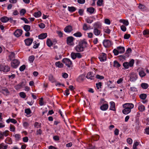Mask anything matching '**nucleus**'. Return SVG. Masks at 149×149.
Masks as SVG:
<instances>
[{"mask_svg": "<svg viewBox=\"0 0 149 149\" xmlns=\"http://www.w3.org/2000/svg\"><path fill=\"white\" fill-rule=\"evenodd\" d=\"M130 37V34H125L124 38L125 39H128Z\"/></svg>", "mask_w": 149, "mask_h": 149, "instance_id": "0e129e2a", "label": "nucleus"}, {"mask_svg": "<svg viewBox=\"0 0 149 149\" xmlns=\"http://www.w3.org/2000/svg\"><path fill=\"white\" fill-rule=\"evenodd\" d=\"M117 49L119 50V53L120 54L123 53L125 51V48L123 47H117Z\"/></svg>", "mask_w": 149, "mask_h": 149, "instance_id": "6ab92c4d", "label": "nucleus"}, {"mask_svg": "<svg viewBox=\"0 0 149 149\" xmlns=\"http://www.w3.org/2000/svg\"><path fill=\"white\" fill-rule=\"evenodd\" d=\"M71 56L72 59H75L76 58V53L72 52L71 54Z\"/></svg>", "mask_w": 149, "mask_h": 149, "instance_id": "603ef678", "label": "nucleus"}, {"mask_svg": "<svg viewBox=\"0 0 149 149\" xmlns=\"http://www.w3.org/2000/svg\"><path fill=\"white\" fill-rule=\"evenodd\" d=\"M134 63V60L133 59L131 60L129 63H128V64L129 66L131 67L133 65Z\"/></svg>", "mask_w": 149, "mask_h": 149, "instance_id": "5fc2aeb1", "label": "nucleus"}, {"mask_svg": "<svg viewBox=\"0 0 149 149\" xmlns=\"http://www.w3.org/2000/svg\"><path fill=\"white\" fill-rule=\"evenodd\" d=\"M68 10L71 12H74L76 10V8L73 6H68Z\"/></svg>", "mask_w": 149, "mask_h": 149, "instance_id": "bb28decb", "label": "nucleus"}, {"mask_svg": "<svg viewBox=\"0 0 149 149\" xmlns=\"http://www.w3.org/2000/svg\"><path fill=\"white\" fill-rule=\"evenodd\" d=\"M110 104L111 106L110 108V109L113 111H115L116 109L115 108V103L113 101H111L110 102Z\"/></svg>", "mask_w": 149, "mask_h": 149, "instance_id": "a211bd4d", "label": "nucleus"}, {"mask_svg": "<svg viewBox=\"0 0 149 149\" xmlns=\"http://www.w3.org/2000/svg\"><path fill=\"white\" fill-rule=\"evenodd\" d=\"M83 29L85 31L87 30L88 29V28L86 24H84L83 26Z\"/></svg>", "mask_w": 149, "mask_h": 149, "instance_id": "e2e57ef3", "label": "nucleus"}, {"mask_svg": "<svg viewBox=\"0 0 149 149\" xmlns=\"http://www.w3.org/2000/svg\"><path fill=\"white\" fill-rule=\"evenodd\" d=\"M25 113L28 115L30 114L31 113V112L29 108L26 109L25 110Z\"/></svg>", "mask_w": 149, "mask_h": 149, "instance_id": "09e8293b", "label": "nucleus"}, {"mask_svg": "<svg viewBox=\"0 0 149 149\" xmlns=\"http://www.w3.org/2000/svg\"><path fill=\"white\" fill-rule=\"evenodd\" d=\"M100 61H104L107 59L106 54L104 53L100 54L98 57Z\"/></svg>", "mask_w": 149, "mask_h": 149, "instance_id": "20e7f679", "label": "nucleus"}, {"mask_svg": "<svg viewBox=\"0 0 149 149\" xmlns=\"http://www.w3.org/2000/svg\"><path fill=\"white\" fill-rule=\"evenodd\" d=\"M84 11V10L82 9H79L78 13L80 15L82 16L83 15Z\"/></svg>", "mask_w": 149, "mask_h": 149, "instance_id": "680f3d73", "label": "nucleus"}, {"mask_svg": "<svg viewBox=\"0 0 149 149\" xmlns=\"http://www.w3.org/2000/svg\"><path fill=\"white\" fill-rule=\"evenodd\" d=\"M123 65L124 67L126 69H128L129 67V66L128 64V62H125L123 63Z\"/></svg>", "mask_w": 149, "mask_h": 149, "instance_id": "c03bdc74", "label": "nucleus"}, {"mask_svg": "<svg viewBox=\"0 0 149 149\" xmlns=\"http://www.w3.org/2000/svg\"><path fill=\"white\" fill-rule=\"evenodd\" d=\"M108 107V104H104L102 105L100 108L103 111H105L107 110Z\"/></svg>", "mask_w": 149, "mask_h": 149, "instance_id": "dca6fc26", "label": "nucleus"}, {"mask_svg": "<svg viewBox=\"0 0 149 149\" xmlns=\"http://www.w3.org/2000/svg\"><path fill=\"white\" fill-rule=\"evenodd\" d=\"M139 74L141 77H143L146 75V73L143 70V68L141 69V70L139 72Z\"/></svg>", "mask_w": 149, "mask_h": 149, "instance_id": "aec40b11", "label": "nucleus"}, {"mask_svg": "<svg viewBox=\"0 0 149 149\" xmlns=\"http://www.w3.org/2000/svg\"><path fill=\"white\" fill-rule=\"evenodd\" d=\"M100 26L101 24L99 22L95 23L94 24V27L96 28L97 29V28L100 27Z\"/></svg>", "mask_w": 149, "mask_h": 149, "instance_id": "37998d69", "label": "nucleus"}, {"mask_svg": "<svg viewBox=\"0 0 149 149\" xmlns=\"http://www.w3.org/2000/svg\"><path fill=\"white\" fill-rule=\"evenodd\" d=\"M120 28L121 30L123 31H125L127 29L125 26L123 25H122L120 26Z\"/></svg>", "mask_w": 149, "mask_h": 149, "instance_id": "052dcab7", "label": "nucleus"}, {"mask_svg": "<svg viewBox=\"0 0 149 149\" xmlns=\"http://www.w3.org/2000/svg\"><path fill=\"white\" fill-rule=\"evenodd\" d=\"M4 144L2 143L0 144V149H6L8 148V146H4Z\"/></svg>", "mask_w": 149, "mask_h": 149, "instance_id": "a18cd8bd", "label": "nucleus"}, {"mask_svg": "<svg viewBox=\"0 0 149 149\" xmlns=\"http://www.w3.org/2000/svg\"><path fill=\"white\" fill-rule=\"evenodd\" d=\"M64 31L65 32L70 33L72 31V27L70 25L67 26L65 28Z\"/></svg>", "mask_w": 149, "mask_h": 149, "instance_id": "9b49d317", "label": "nucleus"}, {"mask_svg": "<svg viewBox=\"0 0 149 149\" xmlns=\"http://www.w3.org/2000/svg\"><path fill=\"white\" fill-rule=\"evenodd\" d=\"M26 13V10L25 9H22L20 11V13L21 15H24Z\"/></svg>", "mask_w": 149, "mask_h": 149, "instance_id": "4d7b16f0", "label": "nucleus"}, {"mask_svg": "<svg viewBox=\"0 0 149 149\" xmlns=\"http://www.w3.org/2000/svg\"><path fill=\"white\" fill-rule=\"evenodd\" d=\"M73 35L76 37H80L82 36V34L81 32H78L74 33Z\"/></svg>", "mask_w": 149, "mask_h": 149, "instance_id": "ea45409f", "label": "nucleus"}, {"mask_svg": "<svg viewBox=\"0 0 149 149\" xmlns=\"http://www.w3.org/2000/svg\"><path fill=\"white\" fill-rule=\"evenodd\" d=\"M142 88L143 89H146L148 87V84L147 83H142L141 85Z\"/></svg>", "mask_w": 149, "mask_h": 149, "instance_id": "2f4dec72", "label": "nucleus"}, {"mask_svg": "<svg viewBox=\"0 0 149 149\" xmlns=\"http://www.w3.org/2000/svg\"><path fill=\"white\" fill-rule=\"evenodd\" d=\"M41 12L39 11L37 12H35L34 13V16L36 17H40L41 15Z\"/></svg>", "mask_w": 149, "mask_h": 149, "instance_id": "4c0bfd02", "label": "nucleus"}, {"mask_svg": "<svg viewBox=\"0 0 149 149\" xmlns=\"http://www.w3.org/2000/svg\"><path fill=\"white\" fill-rule=\"evenodd\" d=\"M103 2L102 0H99L97 2V4L99 6H101Z\"/></svg>", "mask_w": 149, "mask_h": 149, "instance_id": "774afa93", "label": "nucleus"}, {"mask_svg": "<svg viewBox=\"0 0 149 149\" xmlns=\"http://www.w3.org/2000/svg\"><path fill=\"white\" fill-rule=\"evenodd\" d=\"M107 84L108 86L110 88H114L115 87L114 85L112 84V81H109Z\"/></svg>", "mask_w": 149, "mask_h": 149, "instance_id": "c756f323", "label": "nucleus"}, {"mask_svg": "<svg viewBox=\"0 0 149 149\" xmlns=\"http://www.w3.org/2000/svg\"><path fill=\"white\" fill-rule=\"evenodd\" d=\"M85 78V76L83 74H81L80 75L77 79L79 81H83Z\"/></svg>", "mask_w": 149, "mask_h": 149, "instance_id": "a878e982", "label": "nucleus"}, {"mask_svg": "<svg viewBox=\"0 0 149 149\" xmlns=\"http://www.w3.org/2000/svg\"><path fill=\"white\" fill-rule=\"evenodd\" d=\"M104 22L105 24L109 25L110 24V21L108 19H104Z\"/></svg>", "mask_w": 149, "mask_h": 149, "instance_id": "338daca9", "label": "nucleus"}, {"mask_svg": "<svg viewBox=\"0 0 149 149\" xmlns=\"http://www.w3.org/2000/svg\"><path fill=\"white\" fill-rule=\"evenodd\" d=\"M22 33V30L21 29H17L15 31L14 33V35L17 37H19L21 36Z\"/></svg>", "mask_w": 149, "mask_h": 149, "instance_id": "9d476101", "label": "nucleus"}, {"mask_svg": "<svg viewBox=\"0 0 149 149\" xmlns=\"http://www.w3.org/2000/svg\"><path fill=\"white\" fill-rule=\"evenodd\" d=\"M103 43L104 46L105 47H109L111 45V42L109 40H104Z\"/></svg>", "mask_w": 149, "mask_h": 149, "instance_id": "0eeeda50", "label": "nucleus"}, {"mask_svg": "<svg viewBox=\"0 0 149 149\" xmlns=\"http://www.w3.org/2000/svg\"><path fill=\"white\" fill-rule=\"evenodd\" d=\"M24 29L26 32L29 31L31 29V26L28 25H25L23 27Z\"/></svg>", "mask_w": 149, "mask_h": 149, "instance_id": "393cba45", "label": "nucleus"}, {"mask_svg": "<svg viewBox=\"0 0 149 149\" xmlns=\"http://www.w3.org/2000/svg\"><path fill=\"white\" fill-rule=\"evenodd\" d=\"M26 66L25 65H24L20 67L19 68V70L20 71L22 72L25 69Z\"/></svg>", "mask_w": 149, "mask_h": 149, "instance_id": "13d9d810", "label": "nucleus"}, {"mask_svg": "<svg viewBox=\"0 0 149 149\" xmlns=\"http://www.w3.org/2000/svg\"><path fill=\"white\" fill-rule=\"evenodd\" d=\"M95 10V9L92 7H91L89 8H88L87 9V11L90 13H93Z\"/></svg>", "mask_w": 149, "mask_h": 149, "instance_id": "f704fd0d", "label": "nucleus"}, {"mask_svg": "<svg viewBox=\"0 0 149 149\" xmlns=\"http://www.w3.org/2000/svg\"><path fill=\"white\" fill-rule=\"evenodd\" d=\"M33 39L32 38H29L25 39L24 42L26 45L27 46H30L32 43Z\"/></svg>", "mask_w": 149, "mask_h": 149, "instance_id": "1a4fd4ad", "label": "nucleus"}, {"mask_svg": "<svg viewBox=\"0 0 149 149\" xmlns=\"http://www.w3.org/2000/svg\"><path fill=\"white\" fill-rule=\"evenodd\" d=\"M86 21L88 23L91 24L92 23L93 20H91V17H88L86 19Z\"/></svg>", "mask_w": 149, "mask_h": 149, "instance_id": "3c124183", "label": "nucleus"}, {"mask_svg": "<svg viewBox=\"0 0 149 149\" xmlns=\"http://www.w3.org/2000/svg\"><path fill=\"white\" fill-rule=\"evenodd\" d=\"M113 52L115 56L117 55L119 53V50L117 49H114L113 50Z\"/></svg>", "mask_w": 149, "mask_h": 149, "instance_id": "864d4df0", "label": "nucleus"}, {"mask_svg": "<svg viewBox=\"0 0 149 149\" xmlns=\"http://www.w3.org/2000/svg\"><path fill=\"white\" fill-rule=\"evenodd\" d=\"M62 62L64 63L65 65L70 68L72 64V63L71 60L68 58H64L62 60Z\"/></svg>", "mask_w": 149, "mask_h": 149, "instance_id": "f03ea898", "label": "nucleus"}, {"mask_svg": "<svg viewBox=\"0 0 149 149\" xmlns=\"http://www.w3.org/2000/svg\"><path fill=\"white\" fill-rule=\"evenodd\" d=\"M49 79L52 82H53L55 81L53 77V76L51 74L50 75L48 76Z\"/></svg>", "mask_w": 149, "mask_h": 149, "instance_id": "c9c22d12", "label": "nucleus"}, {"mask_svg": "<svg viewBox=\"0 0 149 149\" xmlns=\"http://www.w3.org/2000/svg\"><path fill=\"white\" fill-rule=\"evenodd\" d=\"M137 78V75L136 74L133 73L131 74V75L130 77V80L131 81H135L136 80Z\"/></svg>", "mask_w": 149, "mask_h": 149, "instance_id": "ddd939ff", "label": "nucleus"}, {"mask_svg": "<svg viewBox=\"0 0 149 149\" xmlns=\"http://www.w3.org/2000/svg\"><path fill=\"white\" fill-rule=\"evenodd\" d=\"M138 8L141 10L143 11H146L147 10V8L144 5L141 3H139V5Z\"/></svg>", "mask_w": 149, "mask_h": 149, "instance_id": "f8f14e48", "label": "nucleus"}, {"mask_svg": "<svg viewBox=\"0 0 149 149\" xmlns=\"http://www.w3.org/2000/svg\"><path fill=\"white\" fill-rule=\"evenodd\" d=\"M101 31L96 28H94L93 33L96 36H99L101 33Z\"/></svg>", "mask_w": 149, "mask_h": 149, "instance_id": "4468645a", "label": "nucleus"}, {"mask_svg": "<svg viewBox=\"0 0 149 149\" xmlns=\"http://www.w3.org/2000/svg\"><path fill=\"white\" fill-rule=\"evenodd\" d=\"M10 70V68L8 66L6 65L0 66V71H3L4 72H8Z\"/></svg>", "mask_w": 149, "mask_h": 149, "instance_id": "423d86ee", "label": "nucleus"}, {"mask_svg": "<svg viewBox=\"0 0 149 149\" xmlns=\"http://www.w3.org/2000/svg\"><path fill=\"white\" fill-rule=\"evenodd\" d=\"M15 54L14 52H11L9 55V59L10 61H11L15 58Z\"/></svg>", "mask_w": 149, "mask_h": 149, "instance_id": "cd10ccee", "label": "nucleus"}, {"mask_svg": "<svg viewBox=\"0 0 149 149\" xmlns=\"http://www.w3.org/2000/svg\"><path fill=\"white\" fill-rule=\"evenodd\" d=\"M9 20V18L6 16L3 17L0 19L1 21L3 23L6 22Z\"/></svg>", "mask_w": 149, "mask_h": 149, "instance_id": "412c9836", "label": "nucleus"}, {"mask_svg": "<svg viewBox=\"0 0 149 149\" xmlns=\"http://www.w3.org/2000/svg\"><path fill=\"white\" fill-rule=\"evenodd\" d=\"M113 66L114 67L118 68L120 67V65L117 61H115L114 62Z\"/></svg>", "mask_w": 149, "mask_h": 149, "instance_id": "e433bc0d", "label": "nucleus"}, {"mask_svg": "<svg viewBox=\"0 0 149 149\" xmlns=\"http://www.w3.org/2000/svg\"><path fill=\"white\" fill-rule=\"evenodd\" d=\"M46 43L47 45L49 47H50L53 45L52 42L49 39H48L47 40Z\"/></svg>", "mask_w": 149, "mask_h": 149, "instance_id": "72a5a7b5", "label": "nucleus"}, {"mask_svg": "<svg viewBox=\"0 0 149 149\" xmlns=\"http://www.w3.org/2000/svg\"><path fill=\"white\" fill-rule=\"evenodd\" d=\"M47 33H42L39 35L38 37L39 39H43L46 38L47 37Z\"/></svg>", "mask_w": 149, "mask_h": 149, "instance_id": "f3484780", "label": "nucleus"}, {"mask_svg": "<svg viewBox=\"0 0 149 149\" xmlns=\"http://www.w3.org/2000/svg\"><path fill=\"white\" fill-rule=\"evenodd\" d=\"M92 73V72H88L86 76V78L91 80L93 79H94V76L93 75Z\"/></svg>", "mask_w": 149, "mask_h": 149, "instance_id": "2eb2a0df", "label": "nucleus"}, {"mask_svg": "<svg viewBox=\"0 0 149 149\" xmlns=\"http://www.w3.org/2000/svg\"><path fill=\"white\" fill-rule=\"evenodd\" d=\"M124 109L122 111L123 113L125 115H127L129 113L131 112V110L127 109V108H124Z\"/></svg>", "mask_w": 149, "mask_h": 149, "instance_id": "5701e85b", "label": "nucleus"}, {"mask_svg": "<svg viewBox=\"0 0 149 149\" xmlns=\"http://www.w3.org/2000/svg\"><path fill=\"white\" fill-rule=\"evenodd\" d=\"M140 97L142 100H145L147 97V95L145 94H142L140 95Z\"/></svg>", "mask_w": 149, "mask_h": 149, "instance_id": "79ce46f5", "label": "nucleus"}, {"mask_svg": "<svg viewBox=\"0 0 149 149\" xmlns=\"http://www.w3.org/2000/svg\"><path fill=\"white\" fill-rule=\"evenodd\" d=\"M87 44V42L84 40L79 42V44L75 47V49L77 52H80L84 51V49L86 47Z\"/></svg>", "mask_w": 149, "mask_h": 149, "instance_id": "f257e3e1", "label": "nucleus"}, {"mask_svg": "<svg viewBox=\"0 0 149 149\" xmlns=\"http://www.w3.org/2000/svg\"><path fill=\"white\" fill-rule=\"evenodd\" d=\"M19 63V62L17 60H13L11 63V66L14 68H16L18 66Z\"/></svg>", "mask_w": 149, "mask_h": 149, "instance_id": "7ed1b4c3", "label": "nucleus"}, {"mask_svg": "<svg viewBox=\"0 0 149 149\" xmlns=\"http://www.w3.org/2000/svg\"><path fill=\"white\" fill-rule=\"evenodd\" d=\"M6 122L8 123H9L10 122H11L14 124H15L17 123V121L16 120L12 118H9L7 119Z\"/></svg>", "mask_w": 149, "mask_h": 149, "instance_id": "4be33fe9", "label": "nucleus"}, {"mask_svg": "<svg viewBox=\"0 0 149 149\" xmlns=\"http://www.w3.org/2000/svg\"><path fill=\"white\" fill-rule=\"evenodd\" d=\"M143 34L146 37H148L149 36V30L148 29H146L143 31Z\"/></svg>", "mask_w": 149, "mask_h": 149, "instance_id": "473e14b6", "label": "nucleus"}, {"mask_svg": "<svg viewBox=\"0 0 149 149\" xmlns=\"http://www.w3.org/2000/svg\"><path fill=\"white\" fill-rule=\"evenodd\" d=\"M33 43H34V45L33 46V48L34 49H36L38 48L40 45V43H37V42L35 41L33 42Z\"/></svg>", "mask_w": 149, "mask_h": 149, "instance_id": "49530a36", "label": "nucleus"}, {"mask_svg": "<svg viewBox=\"0 0 149 149\" xmlns=\"http://www.w3.org/2000/svg\"><path fill=\"white\" fill-rule=\"evenodd\" d=\"M35 59L34 56L33 55L30 56L29 57V60L30 63L33 62Z\"/></svg>", "mask_w": 149, "mask_h": 149, "instance_id": "58836bf2", "label": "nucleus"}, {"mask_svg": "<svg viewBox=\"0 0 149 149\" xmlns=\"http://www.w3.org/2000/svg\"><path fill=\"white\" fill-rule=\"evenodd\" d=\"M120 22L121 23H123L125 26H127L129 24V22L128 20L125 19H120Z\"/></svg>", "mask_w": 149, "mask_h": 149, "instance_id": "c85d7f7f", "label": "nucleus"}, {"mask_svg": "<svg viewBox=\"0 0 149 149\" xmlns=\"http://www.w3.org/2000/svg\"><path fill=\"white\" fill-rule=\"evenodd\" d=\"M20 96L23 98H24L26 97L25 93L24 92H21L19 93Z\"/></svg>", "mask_w": 149, "mask_h": 149, "instance_id": "de8ad7c7", "label": "nucleus"}, {"mask_svg": "<svg viewBox=\"0 0 149 149\" xmlns=\"http://www.w3.org/2000/svg\"><path fill=\"white\" fill-rule=\"evenodd\" d=\"M96 87L97 89H99L100 88H101V86H102V83L101 82H98L96 84Z\"/></svg>", "mask_w": 149, "mask_h": 149, "instance_id": "a19ab883", "label": "nucleus"}, {"mask_svg": "<svg viewBox=\"0 0 149 149\" xmlns=\"http://www.w3.org/2000/svg\"><path fill=\"white\" fill-rule=\"evenodd\" d=\"M138 109L141 112H143L145 110V107L143 105H141L139 106Z\"/></svg>", "mask_w": 149, "mask_h": 149, "instance_id": "7c9ffc66", "label": "nucleus"}, {"mask_svg": "<svg viewBox=\"0 0 149 149\" xmlns=\"http://www.w3.org/2000/svg\"><path fill=\"white\" fill-rule=\"evenodd\" d=\"M39 27L41 29H43L45 27V24L42 23H41L39 24Z\"/></svg>", "mask_w": 149, "mask_h": 149, "instance_id": "69168bd1", "label": "nucleus"}, {"mask_svg": "<svg viewBox=\"0 0 149 149\" xmlns=\"http://www.w3.org/2000/svg\"><path fill=\"white\" fill-rule=\"evenodd\" d=\"M10 130L11 131L15 132V126L12 125H10Z\"/></svg>", "mask_w": 149, "mask_h": 149, "instance_id": "6e6d98bb", "label": "nucleus"}, {"mask_svg": "<svg viewBox=\"0 0 149 149\" xmlns=\"http://www.w3.org/2000/svg\"><path fill=\"white\" fill-rule=\"evenodd\" d=\"M74 40V38L72 36L68 37L67 39V44L69 45H73V41Z\"/></svg>", "mask_w": 149, "mask_h": 149, "instance_id": "6e6552de", "label": "nucleus"}, {"mask_svg": "<svg viewBox=\"0 0 149 149\" xmlns=\"http://www.w3.org/2000/svg\"><path fill=\"white\" fill-rule=\"evenodd\" d=\"M139 143L138 142H136L134 143L133 149H137L136 147L139 145Z\"/></svg>", "mask_w": 149, "mask_h": 149, "instance_id": "8fccbe9b", "label": "nucleus"}, {"mask_svg": "<svg viewBox=\"0 0 149 149\" xmlns=\"http://www.w3.org/2000/svg\"><path fill=\"white\" fill-rule=\"evenodd\" d=\"M56 66L59 68H61L63 67V65L60 61L57 62L55 63Z\"/></svg>", "mask_w": 149, "mask_h": 149, "instance_id": "b1692460", "label": "nucleus"}, {"mask_svg": "<svg viewBox=\"0 0 149 149\" xmlns=\"http://www.w3.org/2000/svg\"><path fill=\"white\" fill-rule=\"evenodd\" d=\"M96 78L99 79H102L104 78V77L102 76H100L99 74L96 75Z\"/></svg>", "mask_w": 149, "mask_h": 149, "instance_id": "bf43d9fd", "label": "nucleus"}, {"mask_svg": "<svg viewBox=\"0 0 149 149\" xmlns=\"http://www.w3.org/2000/svg\"><path fill=\"white\" fill-rule=\"evenodd\" d=\"M123 108H127V109L131 110L134 107V104L131 103H126L123 105Z\"/></svg>", "mask_w": 149, "mask_h": 149, "instance_id": "39448f33", "label": "nucleus"}]
</instances>
